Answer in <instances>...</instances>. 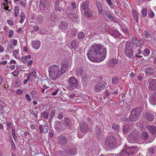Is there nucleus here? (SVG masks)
Wrapping results in <instances>:
<instances>
[{
    "label": "nucleus",
    "instance_id": "nucleus-30",
    "mask_svg": "<svg viewBox=\"0 0 156 156\" xmlns=\"http://www.w3.org/2000/svg\"><path fill=\"white\" fill-rule=\"evenodd\" d=\"M61 24L60 25V27L63 30V31H65L67 28V24L64 22L61 23Z\"/></svg>",
    "mask_w": 156,
    "mask_h": 156
},
{
    "label": "nucleus",
    "instance_id": "nucleus-16",
    "mask_svg": "<svg viewBox=\"0 0 156 156\" xmlns=\"http://www.w3.org/2000/svg\"><path fill=\"white\" fill-rule=\"evenodd\" d=\"M65 151L66 154L69 155H74L76 154V148L73 147L68 148L67 150H65Z\"/></svg>",
    "mask_w": 156,
    "mask_h": 156
},
{
    "label": "nucleus",
    "instance_id": "nucleus-38",
    "mask_svg": "<svg viewBox=\"0 0 156 156\" xmlns=\"http://www.w3.org/2000/svg\"><path fill=\"white\" fill-rule=\"evenodd\" d=\"M106 15L107 18L111 20H114V21L116 23L118 22V20H116L115 19L114 17L112 16L110 13H106Z\"/></svg>",
    "mask_w": 156,
    "mask_h": 156
},
{
    "label": "nucleus",
    "instance_id": "nucleus-34",
    "mask_svg": "<svg viewBox=\"0 0 156 156\" xmlns=\"http://www.w3.org/2000/svg\"><path fill=\"white\" fill-rule=\"evenodd\" d=\"M25 14L23 12H22L20 16V19L19 22L21 23H23L25 19Z\"/></svg>",
    "mask_w": 156,
    "mask_h": 156
},
{
    "label": "nucleus",
    "instance_id": "nucleus-47",
    "mask_svg": "<svg viewBox=\"0 0 156 156\" xmlns=\"http://www.w3.org/2000/svg\"><path fill=\"white\" fill-rule=\"evenodd\" d=\"M150 53L149 50L148 49H145L144 51V53H143L144 55L147 56Z\"/></svg>",
    "mask_w": 156,
    "mask_h": 156
},
{
    "label": "nucleus",
    "instance_id": "nucleus-53",
    "mask_svg": "<svg viewBox=\"0 0 156 156\" xmlns=\"http://www.w3.org/2000/svg\"><path fill=\"white\" fill-rule=\"evenodd\" d=\"M14 31L12 30H10L9 32L8 37L9 38L11 37L13 35Z\"/></svg>",
    "mask_w": 156,
    "mask_h": 156
},
{
    "label": "nucleus",
    "instance_id": "nucleus-62",
    "mask_svg": "<svg viewBox=\"0 0 156 156\" xmlns=\"http://www.w3.org/2000/svg\"><path fill=\"white\" fill-rule=\"evenodd\" d=\"M30 128H31V130H32V131L33 132H35V130H36V129L35 127V126L34 125L31 124L30 126Z\"/></svg>",
    "mask_w": 156,
    "mask_h": 156
},
{
    "label": "nucleus",
    "instance_id": "nucleus-21",
    "mask_svg": "<svg viewBox=\"0 0 156 156\" xmlns=\"http://www.w3.org/2000/svg\"><path fill=\"white\" fill-rule=\"evenodd\" d=\"M80 43L77 40H73L71 44V48L73 49L78 48L79 47Z\"/></svg>",
    "mask_w": 156,
    "mask_h": 156
},
{
    "label": "nucleus",
    "instance_id": "nucleus-41",
    "mask_svg": "<svg viewBox=\"0 0 156 156\" xmlns=\"http://www.w3.org/2000/svg\"><path fill=\"white\" fill-rule=\"evenodd\" d=\"M19 59L24 63H27L28 61L27 58L24 57L19 58Z\"/></svg>",
    "mask_w": 156,
    "mask_h": 156
},
{
    "label": "nucleus",
    "instance_id": "nucleus-24",
    "mask_svg": "<svg viewBox=\"0 0 156 156\" xmlns=\"http://www.w3.org/2000/svg\"><path fill=\"white\" fill-rule=\"evenodd\" d=\"M149 101L152 104H156V91L151 95L149 98Z\"/></svg>",
    "mask_w": 156,
    "mask_h": 156
},
{
    "label": "nucleus",
    "instance_id": "nucleus-60",
    "mask_svg": "<svg viewBox=\"0 0 156 156\" xmlns=\"http://www.w3.org/2000/svg\"><path fill=\"white\" fill-rule=\"evenodd\" d=\"M36 71H34L33 72H32V73H30V74H31V75L33 77L36 78Z\"/></svg>",
    "mask_w": 156,
    "mask_h": 156
},
{
    "label": "nucleus",
    "instance_id": "nucleus-25",
    "mask_svg": "<svg viewBox=\"0 0 156 156\" xmlns=\"http://www.w3.org/2000/svg\"><path fill=\"white\" fill-rule=\"evenodd\" d=\"M64 125L66 127H69L70 129L71 128L72 123L70 119L66 117L64 119Z\"/></svg>",
    "mask_w": 156,
    "mask_h": 156
},
{
    "label": "nucleus",
    "instance_id": "nucleus-63",
    "mask_svg": "<svg viewBox=\"0 0 156 156\" xmlns=\"http://www.w3.org/2000/svg\"><path fill=\"white\" fill-rule=\"evenodd\" d=\"M71 5L72 6L73 9H75L76 8V5L74 2H72L71 4Z\"/></svg>",
    "mask_w": 156,
    "mask_h": 156
},
{
    "label": "nucleus",
    "instance_id": "nucleus-64",
    "mask_svg": "<svg viewBox=\"0 0 156 156\" xmlns=\"http://www.w3.org/2000/svg\"><path fill=\"white\" fill-rule=\"evenodd\" d=\"M148 152L150 154H152L154 152V149L153 148H150Z\"/></svg>",
    "mask_w": 156,
    "mask_h": 156
},
{
    "label": "nucleus",
    "instance_id": "nucleus-46",
    "mask_svg": "<svg viewBox=\"0 0 156 156\" xmlns=\"http://www.w3.org/2000/svg\"><path fill=\"white\" fill-rule=\"evenodd\" d=\"M43 20V17L41 16H39L37 18V22L38 23H41Z\"/></svg>",
    "mask_w": 156,
    "mask_h": 156
},
{
    "label": "nucleus",
    "instance_id": "nucleus-5",
    "mask_svg": "<svg viewBox=\"0 0 156 156\" xmlns=\"http://www.w3.org/2000/svg\"><path fill=\"white\" fill-rule=\"evenodd\" d=\"M137 147L135 146L127 147L126 145L124 146V149L118 154V156H129L136 153Z\"/></svg>",
    "mask_w": 156,
    "mask_h": 156
},
{
    "label": "nucleus",
    "instance_id": "nucleus-22",
    "mask_svg": "<svg viewBox=\"0 0 156 156\" xmlns=\"http://www.w3.org/2000/svg\"><path fill=\"white\" fill-rule=\"evenodd\" d=\"M68 68V66L66 64L62 65L60 68V72L61 76L63 74Z\"/></svg>",
    "mask_w": 156,
    "mask_h": 156
},
{
    "label": "nucleus",
    "instance_id": "nucleus-52",
    "mask_svg": "<svg viewBox=\"0 0 156 156\" xmlns=\"http://www.w3.org/2000/svg\"><path fill=\"white\" fill-rule=\"evenodd\" d=\"M19 51V49H17V50H15L13 53V55L14 56L15 58H17L16 57V56L18 55Z\"/></svg>",
    "mask_w": 156,
    "mask_h": 156
},
{
    "label": "nucleus",
    "instance_id": "nucleus-56",
    "mask_svg": "<svg viewBox=\"0 0 156 156\" xmlns=\"http://www.w3.org/2000/svg\"><path fill=\"white\" fill-rule=\"evenodd\" d=\"M55 111L54 109H52L51 112L50 113V116L51 117H53L55 115Z\"/></svg>",
    "mask_w": 156,
    "mask_h": 156
},
{
    "label": "nucleus",
    "instance_id": "nucleus-40",
    "mask_svg": "<svg viewBox=\"0 0 156 156\" xmlns=\"http://www.w3.org/2000/svg\"><path fill=\"white\" fill-rule=\"evenodd\" d=\"M96 133L98 136H99L101 135V130L99 126H98L96 127Z\"/></svg>",
    "mask_w": 156,
    "mask_h": 156
},
{
    "label": "nucleus",
    "instance_id": "nucleus-39",
    "mask_svg": "<svg viewBox=\"0 0 156 156\" xmlns=\"http://www.w3.org/2000/svg\"><path fill=\"white\" fill-rule=\"evenodd\" d=\"M134 47H136V49H137L136 51V54L139 55H143V53L140 50V49L139 48V47L137 46L136 45H135Z\"/></svg>",
    "mask_w": 156,
    "mask_h": 156
},
{
    "label": "nucleus",
    "instance_id": "nucleus-18",
    "mask_svg": "<svg viewBox=\"0 0 156 156\" xmlns=\"http://www.w3.org/2000/svg\"><path fill=\"white\" fill-rule=\"evenodd\" d=\"M80 129L82 133L87 131L88 130L87 125L84 122H82L80 126Z\"/></svg>",
    "mask_w": 156,
    "mask_h": 156
},
{
    "label": "nucleus",
    "instance_id": "nucleus-37",
    "mask_svg": "<svg viewBox=\"0 0 156 156\" xmlns=\"http://www.w3.org/2000/svg\"><path fill=\"white\" fill-rule=\"evenodd\" d=\"M129 129V125H126L123 126L122 128V130L123 133H126Z\"/></svg>",
    "mask_w": 156,
    "mask_h": 156
},
{
    "label": "nucleus",
    "instance_id": "nucleus-23",
    "mask_svg": "<svg viewBox=\"0 0 156 156\" xmlns=\"http://www.w3.org/2000/svg\"><path fill=\"white\" fill-rule=\"evenodd\" d=\"M146 118L147 120L151 121L153 120L154 116L152 113L147 112L146 113Z\"/></svg>",
    "mask_w": 156,
    "mask_h": 156
},
{
    "label": "nucleus",
    "instance_id": "nucleus-13",
    "mask_svg": "<svg viewBox=\"0 0 156 156\" xmlns=\"http://www.w3.org/2000/svg\"><path fill=\"white\" fill-rule=\"evenodd\" d=\"M39 129L41 133H46L48 131V125L47 123H46L42 126V125L39 124Z\"/></svg>",
    "mask_w": 156,
    "mask_h": 156
},
{
    "label": "nucleus",
    "instance_id": "nucleus-9",
    "mask_svg": "<svg viewBox=\"0 0 156 156\" xmlns=\"http://www.w3.org/2000/svg\"><path fill=\"white\" fill-rule=\"evenodd\" d=\"M68 84L69 88L72 90L78 88L79 84L77 80L73 77L68 80Z\"/></svg>",
    "mask_w": 156,
    "mask_h": 156
},
{
    "label": "nucleus",
    "instance_id": "nucleus-33",
    "mask_svg": "<svg viewBox=\"0 0 156 156\" xmlns=\"http://www.w3.org/2000/svg\"><path fill=\"white\" fill-rule=\"evenodd\" d=\"M69 32H68V33ZM70 33L71 34V35L73 37L75 36L77 33V29L75 28H73L72 29L71 31H70Z\"/></svg>",
    "mask_w": 156,
    "mask_h": 156
},
{
    "label": "nucleus",
    "instance_id": "nucleus-55",
    "mask_svg": "<svg viewBox=\"0 0 156 156\" xmlns=\"http://www.w3.org/2000/svg\"><path fill=\"white\" fill-rule=\"evenodd\" d=\"M97 5L98 7V10H101L102 9V5L101 3L99 2H97Z\"/></svg>",
    "mask_w": 156,
    "mask_h": 156
},
{
    "label": "nucleus",
    "instance_id": "nucleus-51",
    "mask_svg": "<svg viewBox=\"0 0 156 156\" xmlns=\"http://www.w3.org/2000/svg\"><path fill=\"white\" fill-rule=\"evenodd\" d=\"M132 42L133 43V44L135 45H136L138 43L139 41L136 38H133L132 39Z\"/></svg>",
    "mask_w": 156,
    "mask_h": 156
},
{
    "label": "nucleus",
    "instance_id": "nucleus-17",
    "mask_svg": "<svg viewBox=\"0 0 156 156\" xmlns=\"http://www.w3.org/2000/svg\"><path fill=\"white\" fill-rule=\"evenodd\" d=\"M146 128L151 133L156 136V126L152 125H148L146 126Z\"/></svg>",
    "mask_w": 156,
    "mask_h": 156
},
{
    "label": "nucleus",
    "instance_id": "nucleus-6",
    "mask_svg": "<svg viewBox=\"0 0 156 156\" xmlns=\"http://www.w3.org/2000/svg\"><path fill=\"white\" fill-rule=\"evenodd\" d=\"M108 25H105L103 26V28H105L103 30L105 31H107L109 34L112 35L115 38L122 39L124 38V36L122 34H120L116 30H113L111 28H108Z\"/></svg>",
    "mask_w": 156,
    "mask_h": 156
},
{
    "label": "nucleus",
    "instance_id": "nucleus-12",
    "mask_svg": "<svg viewBox=\"0 0 156 156\" xmlns=\"http://www.w3.org/2000/svg\"><path fill=\"white\" fill-rule=\"evenodd\" d=\"M147 83L148 84V88L150 90L156 89V80L150 78L148 80Z\"/></svg>",
    "mask_w": 156,
    "mask_h": 156
},
{
    "label": "nucleus",
    "instance_id": "nucleus-4",
    "mask_svg": "<svg viewBox=\"0 0 156 156\" xmlns=\"http://www.w3.org/2000/svg\"><path fill=\"white\" fill-rule=\"evenodd\" d=\"M82 67L78 68L76 72V76L82 78V82L83 85H86L89 79V76L87 72L83 69Z\"/></svg>",
    "mask_w": 156,
    "mask_h": 156
},
{
    "label": "nucleus",
    "instance_id": "nucleus-11",
    "mask_svg": "<svg viewBox=\"0 0 156 156\" xmlns=\"http://www.w3.org/2000/svg\"><path fill=\"white\" fill-rule=\"evenodd\" d=\"M139 134L136 131L131 132L127 137L128 141L130 143H134L139 139Z\"/></svg>",
    "mask_w": 156,
    "mask_h": 156
},
{
    "label": "nucleus",
    "instance_id": "nucleus-14",
    "mask_svg": "<svg viewBox=\"0 0 156 156\" xmlns=\"http://www.w3.org/2000/svg\"><path fill=\"white\" fill-rule=\"evenodd\" d=\"M62 124L61 122H60L59 121L57 120L55 121V122L54 128L56 130L57 132H61L66 129L65 128H61V127H62L60 126H61Z\"/></svg>",
    "mask_w": 156,
    "mask_h": 156
},
{
    "label": "nucleus",
    "instance_id": "nucleus-42",
    "mask_svg": "<svg viewBox=\"0 0 156 156\" xmlns=\"http://www.w3.org/2000/svg\"><path fill=\"white\" fill-rule=\"evenodd\" d=\"M132 12L135 19L136 22H137L138 20V16L136 10H133Z\"/></svg>",
    "mask_w": 156,
    "mask_h": 156
},
{
    "label": "nucleus",
    "instance_id": "nucleus-61",
    "mask_svg": "<svg viewBox=\"0 0 156 156\" xmlns=\"http://www.w3.org/2000/svg\"><path fill=\"white\" fill-rule=\"evenodd\" d=\"M7 22L8 24L10 26H12L13 25V22L11 20H8Z\"/></svg>",
    "mask_w": 156,
    "mask_h": 156
},
{
    "label": "nucleus",
    "instance_id": "nucleus-7",
    "mask_svg": "<svg viewBox=\"0 0 156 156\" xmlns=\"http://www.w3.org/2000/svg\"><path fill=\"white\" fill-rule=\"evenodd\" d=\"M116 140L115 138L112 136L108 137L105 141V146L107 148L112 149L116 147Z\"/></svg>",
    "mask_w": 156,
    "mask_h": 156
},
{
    "label": "nucleus",
    "instance_id": "nucleus-3",
    "mask_svg": "<svg viewBox=\"0 0 156 156\" xmlns=\"http://www.w3.org/2000/svg\"><path fill=\"white\" fill-rule=\"evenodd\" d=\"M48 72L50 78L52 80H55L58 77L61 76L60 73L59 67L57 65H52L49 68Z\"/></svg>",
    "mask_w": 156,
    "mask_h": 156
},
{
    "label": "nucleus",
    "instance_id": "nucleus-36",
    "mask_svg": "<svg viewBox=\"0 0 156 156\" xmlns=\"http://www.w3.org/2000/svg\"><path fill=\"white\" fill-rule=\"evenodd\" d=\"M112 128L113 130L116 132L119 131L120 129V126L117 124H113L112 126Z\"/></svg>",
    "mask_w": 156,
    "mask_h": 156
},
{
    "label": "nucleus",
    "instance_id": "nucleus-31",
    "mask_svg": "<svg viewBox=\"0 0 156 156\" xmlns=\"http://www.w3.org/2000/svg\"><path fill=\"white\" fill-rule=\"evenodd\" d=\"M84 14L86 16L88 17H90L93 13L91 10H85Z\"/></svg>",
    "mask_w": 156,
    "mask_h": 156
},
{
    "label": "nucleus",
    "instance_id": "nucleus-44",
    "mask_svg": "<svg viewBox=\"0 0 156 156\" xmlns=\"http://www.w3.org/2000/svg\"><path fill=\"white\" fill-rule=\"evenodd\" d=\"M111 9H114V6L111 0H105Z\"/></svg>",
    "mask_w": 156,
    "mask_h": 156
},
{
    "label": "nucleus",
    "instance_id": "nucleus-27",
    "mask_svg": "<svg viewBox=\"0 0 156 156\" xmlns=\"http://www.w3.org/2000/svg\"><path fill=\"white\" fill-rule=\"evenodd\" d=\"M81 6L83 10H89V2L87 1L83 2Z\"/></svg>",
    "mask_w": 156,
    "mask_h": 156
},
{
    "label": "nucleus",
    "instance_id": "nucleus-48",
    "mask_svg": "<svg viewBox=\"0 0 156 156\" xmlns=\"http://www.w3.org/2000/svg\"><path fill=\"white\" fill-rule=\"evenodd\" d=\"M144 36L147 38H150L151 35L147 31H144Z\"/></svg>",
    "mask_w": 156,
    "mask_h": 156
},
{
    "label": "nucleus",
    "instance_id": "nucleus-35",
    "mask_svg": "<svg viewBox=\"0 0 156 156\" xmlns=\"http://www.w3.org/2000/svg\"><path fill=\"white\" fill-rule=\"evenodd\" d=\"M30 94L34 98V99L36 100L38 99V97L36 94V92L35 90H33L30 93Z\"/></svg>",
    "mask_w": 156,
    "mask_h": 156
},
{
    "label": "nucleus",
    "instance_id": "nucleus-8",
    "mask_svg": "<svg viewBox=\"0 0 156 156\" xmlns=\"http://www.w3.org/2000/svg\"><path fill=\"white\" fill-rule=\"evenodd\" d=\"M134 47V45L132 44L130 41H128L125 44V52L126 56L130 58L134 57L133 51L131 48Z\"/></svg>",
    "mask_w": 156,
    "mask_h": 156
},
{
    "label": "nucleus",
    "instance_id": "nucleus-54",
    "mask_svg": "<svg viewBox=\"0 0 156 156\" xmlns=\"http://www.w3.org/2000/svg\"><path fill=\"white\" fill-rule=\"evenodd\" d=\"M59 89L58 88H57L56 89V90L54 92H52L51 93V94L52 95L55 96V95H56V94H57L58 93V92L59 91Z\"/></svg>",
    "mask_w": 156,
    "mask_h": 156
},
{
    "label": "nucleus",
    "instance_id": "nucleus-58",
    "mask_svg": "<svg viewBox=\"0 0 156 156\" xmlns=\"http://www.w3.org/2000/svg\"><path fill=\"white\" fill-rule=\"evenodd\" d=\"M141 12L142 16L144 17H145L147 15V10H142Z\"/></svg>",
    "mask_w": 156,
    "mask_h": 156
},
{
    "label": "nucleus",
    "instance_id": "nucleus-15",
    "mask_svg": "<svg viewBox=\"0 0 156 156\" xmlns=\"http://www.w3.org/2000/svg\"><path fill=\"white\" fill-rule=\"evenodd\" d=\"M68 142V140L66 136H61L58 139V143L61 145L66 144Z\"/></svg>",
    "mask_w": 156,
    "mask_h": 156
},
{
    "label": "nucleus",
    "instance_id": "nucleus-1",
    "mask_svg": "<svg viewBox=\"0 0 156 156\" xmlns=\"http://www.w3.org/2000/svg\"><path fill=\"white\" fill-rule=\"evenodd\" d=\"M106 56V51L104 47L101 44L92 45L88 50L87 57L93 62H100L104 60Z\"/></svg>",
    "mask_w": 156,
    "mask_h": 156
},
{
    "label": "nucleus",
    "instance_id": "nucleus-26",
    "mask_svg": "<svg viewBox=\"0 0 156 156\" xmlns=\"http://www.w3.org/2000/svg\"><path fill=\"white\" fill-rule=\"evenodd\" d=\"M145 73L147 74H152L155 72L154 69L151 67H150L146 69L145 70Z\"/></svg>",
    "mask_w": 156,
    "mask_h": 156
},
{
    "label": "nucleus",
    "instance_id": "nucleus-43",
    "mask_svg": "<svg viewBox=\"0 0 156 156\" xmlns=\"http://www.w3.org/2000/svg\"><path fill=\"white\" fill-rule=\"evenodd\" d=\"M85 36V34L83 32H80L78 34V37L79 39H83Z\"/></svg>",
    "mask_w": 156,
    "mask_h": 156
},
{
    "label": "nucleus",
    "instance_id": "nucleus-20",
    "mask_svg": "<svg viewBox=\"0 0 156 156\" xmlns=\"http://www.w3.org/2000/svg\"><path fill=\"white\" fill-rule=\"evenodd\" d=\"M41 45V42L39 40L34 41H32V46L35 49H38Z\"/></svg>",
    "mask_w": 156,
    "mask_h": 156
},
{
    "label": "nucleus",
    "instance_id": "nucleus-29",
    "mask_svg": "<svg viewBox=\"0 0 156 156\" xmlns=\"http://www.w3.org/2000/svg\"><path fill=\"white\" fill-rule=\"evenodd\" d=\"M141 137L142 139L146 140L148 137V133L146 131H143L141 134Z\"/></svg>",
    "mask_w": 156,
    "mask_h": 156
},
{
    "label": "nucleus",
    "instance_id": "nucleus-49",
    "mask_svg": "<svg viewBox=\"0 0 156 156\" xmlns=\"http://www.w3.org/2000/svg\"><path fill=\"white\" fill-rule=\"evenodd\" d=\"M118 82V79L115 77H113L112 80V83H113L117 84Z\"/></svg>",
    "mask_w": 156,
    "mask_h": 156
},
{
    "label": "nucleus",
    "instance_id": "nucleus-19",
    "mask_svg": "<svg viewBox=\"0 0 156 156\" xmlns=\"http://www.w3.org/2000/svg\"><path fill=\"white\" fill-rule=\"evenodd\" d=\"M48 3V0H41L39 7L40 10H44Z\"/></svg>",
    "mask_w": 156,
    "mask_h": 156
},
{
    "label": "nucleus",
    "instance_id": "nucleus-50",
    "mask_svg": "<svg viewBox=\"0 0 156 156\" xmlns=\"http://www.w3.org/2000/svg\"><path fill=\"white\" fill-rule=\"evenodd\" d=\"M43 115L44 118H45L46 119H47L48 118V117L49 113H48V112H43Z\"/></svg>",
    "mask_w": 156,
    "mask_h": 156
},
{
    "label": "nucleus",
    "instance_id": "nucleus-2",
    "mask_svg": "<svg viewBox=\"0 0 156 156\" xmlns=\"http://www.w3.org/2000/svg\"><path fill=\"white\" fill-rule=\"evenodd\" d=\"M142 112L141 108L136 107L133 108L129 118H126L125 121L127 122H135L139 119V116Z\"/></svg>",
    "mask_w": 156,
    "mask_h": 156
},
{
    "label": "nucleus",
    "instance_id": "nucleus-10",
    "mask_svg": "<svg viewBox=\"0 0 156 156\" xmlns=\"http://www.w3.org/2000/svg\"><path fill=\"white\" fill-rule=\"evenodd\" d=\"M107 85L104 81H100L95 85L93 87L94 91L96 92H99L103 90Z\"/></svg>",
    "mask_w": 156,
    "mask_h": 156
},
{
    "label": "nucleus",
    "instance_id": "nucleus-32",
    "mask_svg": "<svg viewBox=\"0 0 156 156\" xmlns=\"http://www.w3.org/2000/svg\"><path fill=\"white\" fill-rule=\"evenodd\" d=\"M97 154L94 149H92L89 152L88 156H96Z\"/></svg>",
    "mask_w": 156,
    "mask_h": 156
},
{
    "label": "nucleus",
    "instance_id": "nucleus-57",
    "mask_svg": "<svg viewBox=\"0 0 156 156\" xmlns=\"http://www.w3.org/2000/svg\"><path fill=\"white\" fill-rule=\"evenodd\" d=\"M23 28L20 27L16 31L18 33L21 34L23 31Z\"/></svg>",
    "mask_w": 156,
    "mask_h": 156
},
{
    "label": "nucleus",
    "instance_id": "nucleus-28",
    "mask_svg": "<svg viewBox=\"0 0 156 156\" xmlns=\"http://www.w3.org/2000/svg\"><path fill=\"white\" fill-rule=\"evenodd\" d=\"M118 63L117 60L115 58H112L108 62L109 66L110 67H113L115 66Z\"/></svg>",
    "mask_w": 156,
    "mask_h": 156
},
{
    "label": "nucleus",
    "instance_id": "nucleus-45",
    "mask_svg": "<svg viewBox=\"0 0 156 156\" xmlns=\"http://www.w3.org/2000/svg\"><path fill=\"white\" fill-rule=\"evenodd\" d=\"M17 41L16 39H13L11 41V44L10 45L11 47L12 45H13V46H16L17 44Z\"/></svg>",
    "mask_w": 156,
    "mask_h": 156
},
{
    "label": "nucleus",
    "instance_id": "nucleus-59",
    "mask_svg": "<svg viewBox=\"0 0 156 156\" xmlns=\"http://www.w3.org/2000/svg\"><path fill=\"white\" fill-rule=\"evenodd\" d=\"M25 97L27 100L30 101H31V98L29 95V94H27L25 95Z\"/></svg>",
    "mask_w": 156,
    "mask_h": 156
}]
</instances>
